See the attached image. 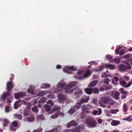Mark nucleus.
Masks as SVG:
<instances>
[{"instance_id":"f257e3e1","label":"nucleus","mask_w":132,"mask_h":132,"mask_svg":"<svg viewBox=\"0 0 132 132\" xmlns=\"http://www.w3.org/2000/svg\"><path fill=\"white\" fill-rule=\"evenodd\" d=\"M86 122L88 125V126L90 128L95 127L97 123L96 120L92 118H87L86 120Z\"/></svg>"},{"instance_id":"f03ea898","label":"nucleus","mask_w":132,"mask_h":132,"mask_svg":"<svg viewBox=\"0 0 132 132\" xmlns=\"http://www.w3.org/2000/svg\"><path fill=\"white\" fill-rule=\"evenodd\" d=\"M76 83L75 82H73L68 85L66 87V89L65 92L66 93L69 92L72 93L75 90V88L71 89V88L74 87L76 85Z\"/></svg>"},{"instance_id":"7ed1b4c3","label":"nucleus","mask_w":132,"mask_h":132,"mask_svg":"<svg viewBox=\"0 0 132 132\" xmlns=\"http://www.w3.org/2000/svg\"><path fill=\"white\" fill-rule=\"evenodd\" d=\"M127 65L124 64H121L119 67V70L121 71H124L128 69H130L131 67L128 63H127Z\"/></svg>"},{"instance_id":"20e7f679","label":"nucleus","mask_w":132,"mask_h":132,"mask_svg":"<svg viewBox=\"0 0 132 132\" xmlns=\"http://www.w3.org/2000/svg\"><path fill=\"white\" fill-rule=\"evenodd\" d=\"M66 68L63 69L64 71L67 74H71V72L70 71H75L76 70V68H75L73 66L70 67H65Z\"/></svg>"},{"instance_id":"39448f33","label":"nucleus","mask_w":132,"mask_h":132,"mask_svg":"<svg viewBox=\"0 0 132 132\" xmlns=\"http://www.w3.org/2000/svg\"><path fill=\"white\" fill-rule=\"evenodd\" d=\"M110 101V98L108 97L104 96L101 97L100 103H103L104 104H107Z\"/></svg>"},{"instance_id":"423d86ee","label":"nucleus","mask_w":132,"mask_h":132,"mask_svg":"<svg viewBox=\"0 0 132 132\" xmlns=\"http://www.w3.org/2000/svg\"><path fill=\"white\" fill-rule=\"evenodd\" d=\"M120 93L118 91H115L112 93V96L117 100H119L120 99Z\"/></svg>"},{"instance_id":"0eeeda50","label":"nucleus","mask_w":132,"mask_h":132,"mask_svg":"<svg viewBox=\"0 0 132 132\" xmlns=\"http://www.w3.org/2000/svg\"><path fill=\"white\" fill-rule=\"evenodd\" d=\"M26 94L25 93H17L14 94V96L15 99H18L25 96Z\"/></svg>"},{"instance_id":"6e6552de","label":"nucleus","mask_w":132,"mask_h":132,"mask_svg":"<svg viewBox=\"0 0 132 132\" xmlns=\"http://www.w3.org/2000/svg\"><path fill=\"white\" fill-rule=\"evenodd\" d=\"M13 85L12 81H9L7 82L6 84V89L8 92L11 91L13 89Z\"/></svg>"},{"instance_id":"1a4fd4ad","label":"nucleus","mask_w":132,"mask_h":132,"mask_svg":"<svg viewBox=\"0 0 132 132\" xmlns=\"http://www.w3.org/2000/svg\"><path fill=\"white\" fill-rule=\"evenodd\" d=\"M10 94L11 93L8 92L4 93L1 96V99L3 100H5L6 98L9 96Z\"/></svg>"},{"instance_id":"9d476101","label":"nucleus","mask_w":132,"mask_h":132,"mask_svg":"<svg viewBox=\"0 0 132 132\" xmlns=\"http://www.w3.org/2000/svg\"><path fill=\"white\" fill-rule=\"evenodd\" d=\"M58 98L59 101L63 102L65 100V96L61 93H59L58 95Z\"/></svg>"},{"instance_id":"9b49d317","label":"nucleus","mask_w":132,"mask_h":132,"mask_svg":"<svg viewBox=\"0 0 132 132\" xmlns=\"http://www.w3.org/2000/svg\"><path fill=\"white\" fill-rule=\"evenodd\" d=\"M89 99V96H85L82 97L80 100V102L81 103H86L88 102Z\"/></svg>"},{"instance_id":"f8f14e48","label":"nucleus","mask_w":132,"mask_h":132,"mask_svg":"<svg viewBox=\"0 0 132 132\" xmlns=\"http://www.w3.org/2000/svg\"><path fill=\"white\" fill-rule=\"evenodd\" d=\"M62 113H61V112L57 111L55 113L51 116V118L54 119L58 117L61 115H62Z\"/></svg>"},{"instance_id":"ddd939ff","label":"nucleus","mask_w":132,"mask_h":132,"mask_svg":"<svg viewBox=\"0 0 132 132\" xmlns=\"http://www.w3.org/2000/svg\"><path fill=\"white\" fill-rule=\"evenodd\" d=\"M82 73V72L81 71H79L77 72V75L75 76V78L77 80H81L84 78L83 77L80 76Z\"/></svg>"},{"instance_id":"4468645a","label":"nucleus","mask_w":132,"mask_h":132,"mask_svg":"<svg viewBox=\"0 0 132 132\" xmlns=\"http://www.w3.org/2000/svg\"><path fill=\"white\" fill-rule=\"evenodd\" d=\"M77 125L78 123L77 122H75L74 120H72L68 123L67 127L68 128H70L71 126H76Z\"/></svg>"},{"instance_id":"2eb2a0df","label":"nucleus","mask_w":132,"mask_h":132,"mask_svg":"<svg viewBox=\"0 0 132 132\" xmlns=\"http://www.w3.org/2000/svg\"><path fill=\"white\" fill-rule=\"evenodd\" d=\"M61 129V127L59 126L57 128H54L51 130H48L45 131V132H58V131H59V129L60 130Z\"/></svg>"},{"instance_id":"dca6fc26","label":"nucleus","mask_w":132,"mask_h":132,"mask_svg":"<svg viewBox=\"0 0 132 132\" xmlns=\"http://www.w3.org/2000/svg\"><path fill=\"white\" fill-rule=\"evenodd\" d=\"M120 121L113 120L111 122V124L113 126H117L120 123Z\"/></svg>"},{"instance_id":"f3484780","label":"nucleus","mask_w":132,"mask_h":132,"mask_svg":"<svg viewBox=\"0 0 132 132\" xmlns=\"http://www.w3.org/2000/svg\"><path fill=\"white\" fill-rule=\"evenodd\" d=\"M98 82V81L97 80H94L93 82L90 83L88 85V87L90 88L94 87Z\"/></svg>"},{"instance_id":"a211bd4d","label":"nucleus","mask_w":132,"mask_h":132,"mask_svg":"<svg viewBox=\"0 0 132 132\" xmlns=\"http://www.w3.org/2000/svg\"><path fill=\"white\" fill-rule=\"evenodd\" d=\"M92 88H87L85 89V92L88 94H90L92 93Z\"/></svg>"},{"instance_id":"6ab92c4d","label":"nucleus","mask_w":132,"mask_h":132,"mask_svg":"<svg viewBox=\"0 0 132 132\" xmlns=\"http://www.w3.org/2000/svg\"><path fill=\"white\" fill-rule=\"evenodd\" d=\"M82 112L84 113H86L88 112V108L86 105H84L82 107Z\"/></svg>"},{"instance_id":"aec40b11","label":"nucleus","mask_w":132,"mask_h":132,"mask_svg":"<svg viewBox=\"0 0 132 132\" xmlns=\"http://www.w3.org/2000/svg\"><path fill=\"white\" fill-rule=\"evenodd\" d=\"M3 126L4 127L7 126L8 124L10 123L9 121L7 119H5L3 120Z\"/></svg>"},{"instance_id":"412c9836","label":"nucleus","mask_w":132,"mask_h":132,"mask_svg":"<svg viewBox=\"0 0 132 132\" xmlns=\"http://www.w3.org/2000/svg\"><path fill=\"white\" fill-rule=\"evenodd\" d=\"M105 67L112 70L114 69L115 68V66L111 64H107L106 65Z\"/></svg>"},{"instance_id":"4be33fe9","label":"nucleus","mask_w":132,"mask_h":132,"mask_svg":"<svg viewBox=\"0 0 132 132\" xmlns=\"http://www.w3.org/2000/svg\"><path fill=\"white\" fill-rule=\"evenodd\" d=\"M81 127L80 126H77L75 128L73 129L72 130V131L79 132L80 131Z\"/></svg>"},{"instance_id":"5701e85b","label":"nucleus","mask_w":132,"mask_h":132,"mask_svg":"<svg viewBox=\"0 0 132 132\" xmlns=\"http://www.w3.org/2000/svg\"><path fill=\"white\" fill-rule=\"evenodd\" d=\"M61 109V108L60 106H54L53 108L52 109L51 112L52 113L56 111L57 110H60Z\"/></svg>"},{"instance_id":"b1692460","label":"nucleus","mask_w":132,"mask_h":132,"mask_svg":"<svg viewBox=\"0 0 132 132\" xmlns=\"http://www.w3.org/2000/svg\"><path fill=\"white\" fill-rule=\"evenodd\" d=\"M82 93V90H80L75 92V94L76 96V97H79V95L81 94Z\"/></svg>"},{"instance_id":"393cba45","label":"nucleus","mask_w":132,"mask_h":132,"mask_svg":"<svg viewBox=\"0 0 132 132\" xmlns=\"http://www.w3.org/2000/svg\"><path fill=\"white\" fill-rule=\"evenodd\" d=\"M103 86L105 87V90H106L111 89L112 88V87L111 85H108L106 86V85H103Z\"/></svg>"},{"instance_id":"a878e982","label":"nucleus","mask_w":132,"mask_h":132,"mask_svg":"<svg viewBox=\"0 0 132 132\" xmlns=\"http://www.w3.org/2000/svg\"><path fill=\"white\" fill-rule=\"evenodd\" d=\"M110 111L111 113L115 114L119 111L118 109H111L110 110Z\"/></svg>"},{"instance_id":"bb28decb","label":"nucleus","mask_w":132,"mask_h":132,"mask_svg":"<svg viewBox=\"0 0 132 132\" xmlns=\"http://www.w3.org/2000/svg\"><path fill=\"white\" fill-rule=\"evenodd\" d=\"M50 86V85L49 84H44L42 85L41 87L43 88H49Z\"/></svg>"},{"instance_id":"cd10ccee","label":"nucleus","mask_w":132,"mask_h":132,"mask_svg":"<svg viewBox=\"0 0 132 132\" xmlns=\"http://www.w3.org/2000/svg\"><path fill=\"white\" fill-rule=\"evenodd\" d=\"M92 93L93 92L94 94L97 93L99 92L98 89L96 87L92 88Z\"/></svg>"},{"instance_id":"c85d7f7f","label":"nucleus","mask_w":132,"mask_h":132,"mask_svg":"<svg viewBox=\"0 0 132 132\" xmlns=\"http://www.w3.org/2000/svg\"><path fill=\"white\" fill-rule=\"evenodd\" d=\"M46 98L42 97L38 101L39 103H44L46 101Z\"/></svg>"},{"instance_id":"c756f323","label":"nucleus","mask_w":132,"mask_h":132,"mask_svg":"<svg viewBox=\"0 0 132 132\" xmlns=\"http://www.w3.org/2000/svg\"><path fill=\"white\" fill-rule=\"evenodd\" d=\"M15 118H18L19 120H21L22 118V116L20 114H15L14 115Z\"/></svg>"},{"instance_id":"7c9ffc66","label":"nucleus","mask_w":132,"mask_h":132,"mask_svg":"<svg viewBox=\"0 0 132 132\" xmlns=\"http://www.w3.org/2000/svg\"><path fill=\"white\" fill-rule=\"evenodd\" d=\"M90 75V73L89 70H87L86 72L84 74V78L87 77Z\"/></svg>"},{"instance_id":"2f4dec72","label":"nucleus","mask_w":132,"mask_h":132,"mask_svg":"<svg viewBox=\"0 0 132 132\" xmlns=\"http://www.w3.org/2000/svg\"><path fill=\"white\" fill-rule=\"evenodd\" d=\"M123 111L124 112H126L127 111L128 107L126 104H124L123 106Z\"/></svg>"},{"instance_id":"473e14b6","label":"nucleus","mask_w":132,"mask_h":132,"mask_svg":"<svg viewBox=\"0 0 132 132\" xmlns=\"http://www.w3.org/2000/svg\"><path fill=\"white\" fill-rule=\"evenodd\" d=\"M44 119V117H43V116L42 115H40L38 116L37 117L36 119L37 120H43Z\"/></svg>"},{"instance_id":"72a5a7b5","label":"nucleus","mask_w":132,"mask_h":132,"mask_svg":"<svg viewBox=\"0 0 132 132\" xmlns=\"http://www.w3.org/2000/svg\"><path fill=\"white\" fill-rule=\"evenodd\" d=\"M45 107L47 111H50L51 109V107L50 106L48 105H45Z\"/></svg>"},{"instance_id":"f704fd0d","label":"nucleus","mask_w":132,"mask_h":132,"mask_svg":"<svg viewBox=\"0 0 132 132\" xmlns=\"http://www.w3.org/2000/svg\"><path fill=\"white\" fill-rule=\"evenodd\" d=\"M81 103L80 102H79L75 105V107L77 109H79L81 107Z\"/></svg>"},{"instance_id":"c9c22d12","label":"nucleus","mask_w":132,"mask_h":132,"mask_svg":"<svg viewBox=\"0 0 132 132\" xmlns=\"http://www.w3.org/2000/svg\"><path fill=\"white\" fill-rule=\"evenodd\" d=\"M75 110H76L74 108H71L68 112L70 114H72L75 112Z\"/></svg>"},{"instance_id":"e433bc0d","label":"nucleus","mask_w":132,"mask_h":132,"mask_svg":"<svg viewBox=\"0 0 132 132\" xmlns=\"http://www.w3.org/2000/svg\"><path fill=\"white\" fill-rule=\"evenodd\" d=\"M120 59H114L111 62H113L117 64H118L120 63Z\"/></svg>"},{"instance_id":"4c0bfd02","label":"nucleus","mask_w":132,"mask_h":132,"mask_svg":"<svg viewBox=\"0 0 132 132\" xmlns=\"http://www.w3.org/2000/svg\"><path fill=\"white\" fill-rule=\"evenodd\" d=\"M32 110L34 112H35L37 113L38 111V109L37 108V106H34L32 108Z\"/></svg>"},{"instance_id":"58836bf2","label":"nucleus","mask_w":132,"mask_h":132,"mask_svg":"<svg viewBox=\"0 0 132 132\" xmlns=\"http://www.w3.org/2000/svg\"><path fill=\"white\" fill-rule=\"evenodd\" d=\"M119 90L121 94H123L124 95L125 94L127 93V91H124V89L123 88H121L119 89Z\"/></svg>"},{"instance_id":"ea45409f","label":"nucleus","mask_w":132,"mask_h":132,"mask_svg":"<svg viewBox=\"0 0 132 132\" xmlns=\"http://www.w3.org/2000/svg\"><path fill=\"white\" fill-rule=\"evenodd\" d=\"M65 83H58V86L59 87H61L62 88H63L65 86Z\"/></svg>"},{"instance_id":"a19ab883","label":"nucleus","mask_w":132,"mask_h":132,"mask_svg":"<svg viewBox=\"0 0 132 132\" xmlns=\"http://www.w3.org/2000/svg\"><path fill=\"white\" fill-rule=\"evenodd\" d=\"M28 92L32 95H34V94L33 90L31 88H30L28 89Z\"/></svg>"},{"instance_id":"79ce46f5","label":"nucleus","mask_w":132,"mask_h":132,"mask_svg":"<svg viewBox=\"0 0 132 132\" xmlns=\"http://www.w3.org/2000/svg\"><path fill=\"white\" fill-rule=\"evenodd\" d=\"M18 121H14L12 122V126L14 127H16L18 126Z\"/></svg>"},{"instance_id":"37998d69","label":"nucleus","mask_w":132,"mask_h":132,"mask_svg":"<svg viewBox=\"0 0 132 132\" xmlns=\"http://www.w3.org/2000/svg\"><path fill=\"white\" fill-rule=\"evenodd\" d=\"M18 102L16 101L14 104V108L15 109H17L18 108Z\"/></svg>"},{"instance_id":"c03bdc74","label":"nucleus","mask_w":132,"mask_h":132,"mask_svg":"<svg viewBox=\"0 0 132 132\" xmlns=\"http://www.w3.org/2000/svg\"><path fill=\"white\" fill-rule=\"evenodd\" d=\"M23 113L24 116H28L29 112L27 110L25 109L23 111Z\"/></svg>"},{"instance_id":"a18cd8bd","label":"nucleus","mask_w":132,"mask_h":132,"mask_svg":"<svg viewBox=\"0 0 132 132\" xmlns=\"http://www.w3.org/2000/svg\"><path fill=\"white\" fill-rule=\"evenodd\" d=\"M131 116H132L130 115L127 118H124L123 119V120L124 121L127 120L128 122H130V117H131Z\"/></svg>"},{"instance_id":"49530a36","label":"nucleus","mask_w":132,"mask_h":132,"mask_svg":"<svg viewBox=\"0 0 132 132\" xmlns=\"http://www.w3.org/2000/svg\"><path fill=\"white\" fill-rule=\"evenodd\" d=\"M110 79L108 78H106L104 79V83L106 84H109V82Z\"/></svg>"},{"instance_id":"de8ad7c7","label":"nucleus","mask_w":132,"mask_h":132,"mask_svg":"<svg viewBox=\"0 0 132 132\" xmlns=\"http://www.w3.org/2000/svg\"><path fill=\"white\" fill-rule=\"evenodd\" d=\"M15 127H14L12 125H10V128L11 130L12 131H15L16 130L15 128Z\"/></svg>"},{"instance_id":"09e8293b","label":"nucleus","mask_w":132,"mask_h":132,"mask_svg":"<svg viewBox=\"0 0 132 132\" xmlns=\"http://www.w3.org/2000/svg\"><path fill=\"white\" fill-rule=\"evenodd\" d=\"M132 84L131 82L128 83L125 86H123V87L125 88H128Z\"/></svg>"},{"instance_id":"8fccbe9b","label":"nucleus","mask_w":132,"mask_h":132,"mask_svg":"<svg viewBox=\"0 0 132 132\" xmlns=\"http://www.w3.org/2000/svg\"><path fill=\"white\" fill-rule=\"evenodd\" d=\"M44 94V92L43 91H40L39 92L37 95L38 96H42Z\"/></svg>"},{"instance_id":"3c124183","label":"nucleus","mask_w":132,"mask_h":132,"mask_svg":"<svg viewBox=\"0 0 132 132\" xmlns=\"http://www.w3.org/2000/svg\"><path fill=\"white\" fill-rule=\"evenodd\" d=\"M46 103L47 104H50V105L52 106H53L54 103L51 100H50L49 101H48Z\"/></svg>"},{"instance_id":"603ef678","label":"nucleus","mask_w":132,"mask_h":132,"mask_svg":"<svg viewBox=\"0 0 132 132\" xmlns=\"http://www.w3.org/2000/svg\"><path fill=\"white\" fill-rule=\"evenodd\" d=\"M106 59L108 60H110L113 58V57L111 55H107L106 56Z\"/></svg>"},{"instance_id":"864d4df0","label":"nucleus","mask_w":132,"mask_h":132,"mask_svg":"<svg viewBox=\"0 0 132 132\" xmlns=\"http://www.w3.org/2000/svg\"><path fill=\"white\" fill-rule=\"evenodd\" d=\"M125 53L124 49H122L120 51L119 54L120 55H121Z\"/></svg>"},{"instance_id":"5fc2aeb1","label":"nucleus","mask_w":132,"mask_h":132,"mask_svg":"<svg viewBox=\"0 0 132 132\" xmlns=\"http://www.w3.org/2000/svg\"><path fill=\"white\" fill-rule=\"evenodd\" d=\"M108 103V104L111 105H113L114 104V101L113 100H110L109 102Z\"/></svg>"},{"instance_id":"6e6d98bb","label":"nucleus","mask_w":132,"mask_h":132,"mask_svg":"<svg viewBox=\"0 0 132 132\" xmlns=\"http://www.w3.org/2000/svg\"><path fill=\"white\" fill-rule=\"evenodd\" d=\"M120 84L121 86H123V85H126V83L125 81L123 80L122 81H120Z\"/></svg>"},{"instance_id":"4d7b16f0","label":"nucleus","mask_w":132,"mask_h":132,"mask_svg":"<svg viewBox=\"0 0 132 132\" xmlns=\"http://www.w3.org/2000/svg\"><path fill=\"white\" fill-rule=\"evenodd\" d=\"M9 106H6L5 109V112L6 113H8L10 111L9 109Z\"/></svg>"},{"instance_id":"13d9d810","label":"nucleus","mask_w":132,"mask_h":132,"mask_svg":"<svg viewBox=\"0 0 132 132\" xmlns=\"http://www.w3.org/2000/svg\"><path fill=\"white\" fill-rule=\"evenodd\" d=\"M42 130V128H39L37 130H34L33 131V132H41Z\"/></svg>"},{"instance_id":"bf43d9fd","label":"nucleus","mask_w":132,"mask_h":132,"mask_svg":"<svg viewBox=\"0 0 132 132\" xmlns=\"http://www.w3.org/2000/svg\"><path fill=\"white\" fill-rule=\"evenodd\" d=\"M121 48V47H119L118 48L116 49L115 50V53L117 54H118L119 53V49Z\"/></svg>"},{"instance_id":"052dcab7","label":"nucleus","mask_w":132,"mask_h":132,"mask_svg":"<svg viewBox=\"0 0 132 132\" xmlns=\"http://www.w3.org/2000/svg\"><path fill=\"white\" fill-rule=\"evenodd\" d=\"M98 113V111L97 110H95L93 112L92 114L94 115H96Z\"/></svg>"},{"instance_id":"680f3d73","label":"nucleus","mask_w":132,"mask_h":132,"mask_svg":"<svg viewBox=\"0 0 132 132\" xmlns=\"http://www.w3.org/2000/svg\"><path fill=\"white\" fill-rule=\"evenodd\" d=\"M112 84L114 85H117L118 84V83L116 81H115L113 79H112Z\"/></svg>"},{"instance_id":"e2e57ef3","label":"nucleus","mask_w":132,"mask_h":132,"mask_svg":"<svg viewBox=\"0 0 132 132\" xmlns=\"http://www.w3.org/2000/svg\"><path fill=\"white\" fill-rule=\"evenodd\" d=\"M34 119V118L33 117H31L28 118V120L29 121H31L33 120Z\"/></svg>"},{"instance_id":"0e129e2a","label":"nucleus","mask_w":132,"mask_h":132,"mask_svg":"<svg viewBox=\"0 0 132 132\" xmlns=\"http://www.w3.org/2000/svg\"><path fill=\"white\" fill-rule=\"evenodd\" d=\"M113 78L114 80L116 82L118 81L119 80V78L117 77H114Z\"/></svg>"},{"instance_id":"69168bd1","label":"nucleus","mask_w":132,"mask_h":132,"mask_svg":"<svg viewBox=\"0 0 132 132\" xmlns=\"http://www.w3.org/2000/svg\"><path fill=\"white\" fill-rule=\"evenodd\" d=\"M123 78L125 79L127 81H128L129 79V77L126 76H125Z\"/></svg>"},{"instance_id":"338daca9","label":"nucleus","mask_w":132,"mask_h":132,"mask_svg":"<svg viewBox=\"0 0 132 132\" xmlns=\"http://www.w3.org/2000/svg\"><path fill=\"white\" fill-rule=\"evenodd\" d=\"M104 66H102L100 67V68L98 70V71H102L104 69Z\"/></svg>"},{"instance_id":"774afa93","label":"nucleus","mask_w":132,"mask_h":132,"mask_svg":"<svg viewBox=\"0 0 132 132\" xmlns=\"http://www.w3.org/2000/svg\"><path fill=\"white\" fill-rule=\"evenodd\" d=\"M102 77H108L107 74L105 73L104 72L103 73V74L102 75Z\"/></svg>"}]
</instances>
